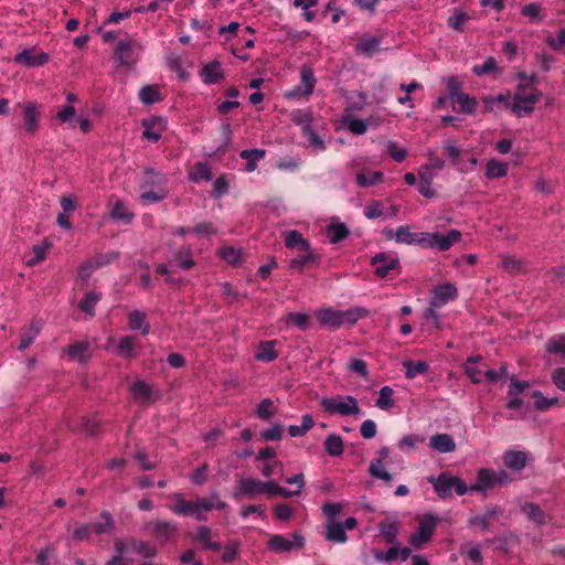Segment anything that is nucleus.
<instances>
[{
    "label": "nucleus",
    "mask_w": 565,
    "mask_h": 565,
    "mask_svg": "<svg viewBox=\"0 0 565 565\" xmlns=\"http://www.w3.org/2000/svg\"><path fill=\"white\" fill-rule=\"evenodd\" d=\"M522 512L526 515V518L533 521L537 525H542L545 523V512L535 503L525 502L521 507Z\"/></svg>",
    "instance_id": "cd10ccee"
},
{
    "label": "nucleus",
    "mask_w": 565,
    "mask_h": 565,
    "mask_svg": "<svg viewBox=\"0 0 565 565\" xmlns=\"http://www.w3.org/2000/svg\"><path fill=\"white\" fill-rule=\"evenodd\" d=\"M135 342L136 339L131 335L122 337L117 345L119 353L126 358H130L135 347Z\"/></svg>",
    "instance_id": "680f3d73"
},
{
    "label": "nucleus",
    "mask_w": 565,
    "mask_h": 565,
    "mask_svg": "<svg viewBox=\"0 0 565 565\" xmlns=\"http://www.w3.org/2000/svg\"><path fill=\"white\" fill-rule=\"evenodd\" d=\"M326 231L332 244L339 243L350 235V231L344 223H331L326 227Z\"/></svg>",
    "instance_id": "bb28decb"
},
{
    "label": "nucleus",
    "mask_w": 565,
    "mask_h": 565,
    "mask_svg": "<svg viewBox=\"0 0 565 565\" xmlns=\"http://www.w3.org/2000/svg\"><path fill=\"white\" fill-rule=\"evenodd\" d=\"M277 358V352L274 350L271 342H262L259 351L255 354V359L265 362H271Z\"/></svg>",
    "instance_id": "3c124183"
},
{
    "label": "nucleus",
    "mask_w": 565,
    "mask_h": 565,
    "mask_svg": "<svg viewBox=\"0 0 565 565\" xmlns=\"http://www.w3.org/2000/svg\"><path fill=\"white\" fill-rule=\"evenodd\" d=\"M431 247H436L439 250H448L455 243L461 238V232L458 230H450L446 235L440 232L431 233Z\"/></svg>",
    "instance_id": "4468645a"
},
{
    "label": "nucleus",
    "mask_w": 565,
    "mask_h": 565,
    "mask_svg": "<svg viewBox=\"0 0 565 565\" xmlns=\"http://www.w3.org/2000/svg\"><path fill=\"white\" fill-rule=\"evenodd\" d=\"M324 450L331 457H341L344 451V443L342 438L337 434H330L326 437Z\"/></svg>",
    "instance_id": "a878e982"
},
{
    "label": "nucleus",
    "mask_w": 565,
    "mask_h": 565,
    "mask_svg": "<svg viewBox=\"0 0 565 565\" xmlns=\"http://www.w3.org/2000/svg\"><path fill=\"white\" fill-rule=\"evenodd\" d=\"M128 545L131 547V550L140 555H142L146 558H150L156 556L157 548L156 546L149 544L145 541H138L135 539H130L128 542Z\"/></svg>",
    "instance_id": "c9c22d12"
},
{
    "label": "nucleus",
    "mask_w": 565,
    "mask_h": 565,
    "mask_svg": "<svg viewBox=\"0 0 565 565\" xmlns=\"http://www.w3.org/2000/svg\"><path fill=\"white\" fill-rule=\"evenodd\" d=\"M542 97V92L535 89L529 95H523L520 93L514 94V104L511 106V110L520 117L522 111L525 114H532L534 110V105Z\"/></svg>",
    "instance_id": "6e6552de"
},
{
    "label": "nucleus",
    "mask_w": 565,
    "mask_h": 565,
    "mask_svg": "<svg viewBox=\"0 0 565 565\" xmlns=\"http://www.w3.org/2000/svg\"><path fill=\"white\" fill-rule=\"evenodd\" d=\"M172 511L181 515H193L198 511V504L193 501H185L181 494L177 495V503L172 508Z\"/></svg>",
    "instance_id": "58836bf2"
},
{
    "label": "nucleus",
    "mask_w": 565,
    "mask_h": 565,
    "mask_svg": "<svg viewBox=\"0 0 565 565\" xmlns=\"http://www.w3.org/2000/svg\"><path fill=\"white\" fill-rule=\"evenodd\" d=\"M190 179L194 182H198L200 180H211L212 173L210 167L204 162L195 163L193 171L190 173Z\"/></svg>",
    "instance_id": "de8ad7c7"
},
{
    "label": "nucleus",
    "mask_w": 565,
    "mask_h": 565,
    "mask_svg": "<svg viewBox=\"0 0 565 565\" xmlns=\"http://www.w3.org/2000/svg\"><path fill=\"white\" fill-rule=\"evenodd\" d=\"M315 425L313 418L311 415L306 414L301 417V425H290L288 427V434L291 437H302L305 436Z\"/></svg>",
    "instance_id": "f704fd0d"
},
{
    "label": "nucleus",
    "mask_w": 565,
    "mask_h": 565,
    "mask_svg": "<svg viewBox=\"0 0 565 565\" xmlns=\"http://www.w3.org/2000/svg\"><path fill=\"white\" fill-rule=\"evenodd\" d=\"M276 413V407L270 398L263 399L254 409V414L262 420H269Z\"/></svg>",
    "instance_id": "4c0bfd02"
},
{
    "label": "nucleus",
    "mask_w": 565,
    "mask_h": 565,
    "mask_svg": "<svg viewBox=\"0 0 565 565\" xmlns=\"http://www.w3.org/2000/svg\"><path fill=\"white\" fill-rule=\"evenodd\" d=\"M282 236L287 248L299 250L298 256L290 260L289 268L301 271L310 264L319 265L321 263V255L311 248L309 241L303 238L298 231H285Z\"/></svg>",
    "instance_id": "f257e3e1"
},
{
    "label": "nucleus",
    "mask_w": 565,
    "mask_h": 565,
    "mask_svg": "<svg viewBox=\"0 0 565 565\" xmlns=\"http://www.w3.org/2000/svg\"><path fill=\"white\" fill-rule=\"evenodd\" d=\"M405 374L408 379H414L418 374H424L429 366L425 361H407L404 362Z\"/></svg>",
    "instance_id": "79ce46f5"
},
{
    "label": "nucleus",
    "mask_w": 565,
    "mask_h": 565,
    "mask_svg": "<svg viewBox=\"0 0 565 565\" xmlns=\"http://www.w3.org/2000/svg\"><path fill=\"white\" fill-rule=\"evenodd\" d=\"M508 166L495 160H490L487 164L486 177L488 179H495L507 175Z\"/></svg>",
    "instance_id": "a18cd8bd"
},
{
    "label": "nucleus",
    "mask_w": 565,
    "mask_h": 565,
    "mask_svg": "<svg viewBox=\"0 0 565 565\" xmlns=\"http://www.w3.org/2000/svg\"><path fill=\"white\" fill-rule=\"evenodd\" d=\"M266 156L265 149H245L239 152V157L246 160L245 170L253 172L257 168V162Z\"/></svg>",
    "instance_id": "393cba45"
},
{
    "label": "nucleus",
    "mask_w": 565,
    "mask_h": 565,
    "mask_svg": "<svg viewBox=\"0 0 565 565\" xmlns=\"http://www.w3.org/2000/svg\"><path fill=\"white\" fill-rule=\"evenodd\" d=\"M139 98L146 105H152L162 99L157 85H146L139 92Z\"/></svg>",
    "instance_id": "72a5a7b5"
},
{
    "label": "nucleus",
    "mask_w": 565,
    "mask_h": 565,
    "mask_svg": "<svg viewBox=\"0 0 565 565\" xmlns=\"http://www.w3.org/2000/svg\"><path fill=\"white\" fill-rule=\"evenodd\" d=\"M546 351L548 353H555L565 356V334L561 335L558 339H551L546 343Z\"/></svg>",
    "instance_id": "69168bd1"
},
{
    "label": "nucleus",
    "mask_w": 565,
    "mask_h": 565,
    "mask_svg": "<svg viewBox=\"0 0 565 565\" xmlns=\"http://www.w3.org/2000/svg\"><path fill=\"white\" fill-rule=\"evenodd\" d=\"M127 544L122 540H116L114 545L116 555L108 559L105 565H119L121 559H125L124 554L127 550Z\"/></svg>",
    "instance_id": "e2e57ef3"
},
{
    "label": "nucleus",
    "mask_w": 565,
    "mask_h": 565,
    "mask_svg": "<svg viewBox=\"0 0 565 565\" xmlns=\"http://www.w3.org/2000/svg\"><path fill=\"white\" fill-rule=\"evenodd\" d=\"M381 39L377 36L362 39L355 46V51L359 54L371 57L376 51H379Z\"/></svg>",
    "instance_id": "c85d7f7f"
},
{
    "label": "nucleus",
    "mask_w": 565,
    "mask_h": 565,
    "mask_svg": "<svg viewBox=\"0 0 565 565\" xmlns=\"http://www.w3.org/2000/svg\"><path fill=\"white\" fill-rule=\"evenodd\" d=\"M302 87L299 86L287 94V97H296L299 95L309 96L312 94L316 85V77L311 67L303 65L300 70Z\"/></svg>",
    "instance_id": "f8f14e48"
},
{
    "label": "nucleus",
    "mask_w": 565,
    "mask_h": 565,
    "mask_svg": "<svg viewBox=\"0 0 565 565\" xmlns=\"http://www.w3.org/2000/svg\"><path fill=\"white\" fill-rule=\"evenodd\" d=\"M502 459L505 467L519 471L525 467L527 455L524 451H507Z\"/></svg>",
    "instance_id": "b1692460"
},
{
    "label": "nucleus",
    "mask_w": 565,
    "mask_h": 565,
    "mask_svg": "<svg viewBox=\"0 0 565 565\" xmlns=\"http://www.w3.org/2000/svg\"><path fill=\"white\" fill-rule=\"evenodd\" d=\"M456 102L459 104V111L462 114H473L477 109V99L475 97H470L468 94L463 93L459 95Z\"/></svg>",
    "instance_id": "8fccbe9b"
},
{
    "label": "nucleus",
    "mask_w": 565,
    "mask_h": 565,
    "mask_svg": "<svg viewBox=\"0 0 565 565\" xmlns=\"http://www.w3.org/2000/svg\"><path fill=\"white\" fill-rule=\"evenodd\" d=\"M486 543L494 545L503 554H509L512 546L519 545L520 539L514 532L505 531L501 536L487 539Z\"/></svg>",
    "instance_id": "2eb2a0df"
},
{
    "label": "nucleus",
    "mask_w": 565,
    "mask_h": 565,
    "mask_svg": "<svg viewBox=\"0 0 565 565\" xmlns=\"http://www.w3.org/2000/svg\"><path fill=\"white\" fill-rule=\"evenodd\" d=\"M156 124H157V119H143L142 120V126L145 128L142 136H143V138L152 141V142H157L161 138V132L153 130V127Z\"/></svg>",
    "instance_id": "bf43d9fd"
},
{
    "label": "nucleus",
    "mask_w": 565,
    "mask_h": 565,
    "mask_svg": "<svg viewBox=\"0 0 565 565\" xmlns=\"http://www.w3.org/2000/svg\"><path fill=\"white\" fill-rule=\"evenodd\" d=\"M371 265L375 266L374 274L380 278H385L391 270L399 265L398 258L390 257L386 253H379L371 259Z\"/></svg>",
    "instance_id": "9d476101"
},
{
    "label": "nucleus",
    "mask_w": 565,
    "mask_h": 565,
    "mask_svg": "<svg viewBox=\"0 0 565 565\" xmlns=\"http://www.w3.org/2000/svg\"><path fill=\"white\" fill-rule=\"evenodd\" d=\"M429 446L441 454L452 452L456 450V443L448 434H436L430 437Z\"/></svg>",
    "instance_id": "a211bd4d"
},
{
    "label": "nucleus",
    "mask_w": 565,
    "mask_h": 565,
    "mask_svg": "<svg viewBox=\"0 0 565 565\" xmlns=\"http://www.w3.org/2000/svg\"><path fill=\"white\" fill-rule=\"evenodd\" d=\"M286 323H292L301 330H306L309 326V316L302 312H290L286 318Z\"/></svg>",
    "instance_id": "052dcab7"
},
{
    "label": "nucleus",
    "mask_w": 565,
    "mask_h": 565,
    "mask_svg": "<svg viewBox=\"0 0 565 565\" xmlns=\"http://www.w3.org/2000/svg\"><path fill=\"white\" fill-rule=\"evenodd\" d=\"M381 535L386 543L395 544L397 542V525L394 521H383L377 524Z\"/></svg>",
    "instance_id": "473e14b6"
},
{
    "label": "nucleus",
    "mask_w": 565,
    "mask_h": 565,
    "mask_svg": "<svg viewBox=\"0 0 565 565\" xmlns=\"http://www.w3.org/2000/svg\"><path fill=\"white\" fill-rule=\"evenodd\" d=\"M110 215L114 220L124 221L125 223H130L134 218V214L127 211L126 205L121 201H117L110 212Z\"/></svg>",
    "instance_id": "603ef678"
},
{
    "label": "nucleus",
    "mask_w": 565,
    "mask_h": 565,
    "mask_svg": "<svg viewBox=\"0 0 565 565\" xmlns=\"http://www.w3.org/2000/svg\"><path fill=\"white\" fill-rule=\"evenodd\" d=\"M284 426L279 423L274 424L270 428L260 433V438L265 441H278L282 438Z\"/></svg>",
    "instance_id": "6e6d98bb"
},
{
    "label": "nucleus",
    "mask_w": 565,
    "mask_h": 565,
    "mask_svg": "<svg viewBox=\"0 0 565 565\" xmlns=\"http://www.w3.org/2000/svg\"><path fill=\"white\" fill-rule=\"evenodd\" d=\"M167 196V191L163 188H157V190L143 191L140 195V200L145 203H156L162 201Z\"/></svg>",
    "instance_id": "4d7b16f0"
},
{
    "label": "nucleus",
    "mask_w": 565,
    "mask_h": 565,
    "mask_svg": "<svg viewBox=\"0 0 565 565\" xmlns=\"http://www.w3.org/2000/svg\"><path fill=\"white\" fill-rule=\"evenodd\" d=\"M23 109L22 117L25 131L33 136L39 129L40 109L35 102H25L18 105Z\"/></svg>",
    "instance_id": "1a4fd4ad"
},
{
    "label": "nucleus",
    "mask_w": 565,
    "mask_h": 565,
    "mask_svg": "<svg viewBox=\"0 0 565 565\" xmlns=\"http://www.w3.org/2000/svg\"><path fill=\"white\" fill-rule=\"evenodd\" d=\"M369 473L376 479H381L385 481L386 483H391L393 481V476L383 469V466H381L380 460H372L369 467Z\"/></svg>",
    "instance_id": "c03bdc74"
},
{
    "label": "nucleus",
    "mask_w": 565,
    "mask_h": 565,
    "mask_svg": "<svg viewBox=\"0 0 565 565\" xmlns=\"http://www.w3.org/2000/svg\"><path fill=\"white\" fill-rule=\"evenodd\" d=\"M143 181L141 183V188L146 189L148 186L153 188H163L166 183V178L160 172L154 171L152 168H146L143 170Z\"/></svg>",
    "instance_id": "2f4dec72"
},
{
    "label": "nucleus",
    "mask_w": 565,
    "mask_h": 565,
    "mask_svg": "<svg viewBox=\"0 0 565 565\" xmlns=\"http://www.w3.org/2000/svg\"><path fill=\"white\" fill-rule=\"evenodd\" d=\"M129 327L132 330H140L143 335L149 333L150 324L146 321V315L139 310H134L128 316Z\"/></svg>",
    "instance_id": "7c9ffc66"
},
{
    "label": "nucleus",
    "mask_w": 565,
    "mask_h": 565,
    "mask_svg": "<svg viewBox=\"0 0 565 565\" xmlns=\"http://www.w3.org/2000/svg\"><path fill=\"white\" fill-rule=\"evenodd\" d=\"M494 487H495L494 471L491 469L481 468L478 470L477 482L475 484L468 487V490L476 491V492H484Z\"/></svg>",
    "instance_id": "dca6fc26"
},
{
    "label": "nucleus",
    "mask_w": 565,
    "mask_h": 565,
    "mask_svg": "<svg viewBox=\"0 0 565 565\" xmlns=\"http://www.w3.org/2000/svg\"><path fill=\"white\" fill-rule=\"evenodd\" d=\"M384 178L383 173L380 171H373L369 174L359 173L356 175V183L359 186L365 188V186H372L382 181Z\"/></svg>",
    "instance_id": "09e8293b"
},
{
    "label": "nucleus",
    "mask_w": 565,
    "mask_h": 565,
    "mask_svg": "<svg viewBox=\"0 0 565 565\" xmlns=\"http://www.w3.org/2000/svg\"><path fill=\"white\" fill-rule=\"evenodd\" d=\"M393 394H394V391H393L392 387L383 386L380 390V396L376 399V406L379 408L385 409V411L391 409L392 407H394L395 402L393 399Z\"/></svg>",
    "instance_id": "a19ab883"
},
{
    "label": "nucleus",
    "mask_w": 565,
    "mask_h": 565,
    "mask_svg": "<svg viewBox=\"0 0 565 565\" xmlns=\"http://www.w3.org/2000/svg\"><path fill=\"white\" fill-rule=\"evenodd\" d=\"M141 50L142 45L134 39L120 41L114 51V58L118 66L132 70L138 62L139 51Z\"/></svg>",
    "instance_id": "39448f33"
},
{
    "label": "nucleus",
    "mask_w": 565,
    "mask_h": 565,
    "mask_svg": "<svg viewBox=\"0 0 565 565\" xmlns=\"http://www.w3.org/2000/svg\"><path fill=\"white\" fill-rule=\"evenodd\" d=\"M262 492V481H257L252 478H242L237 482V490L234 492V497L238 498L239 495H248L253 497L256 493Z\"/></svg>",
    "instance_id": "412c9836"
},
{
    "label": "nucleus",
    "mask_w": 565,
    "mask_h": 565,
    "mask_svg": "<svg viewBox=\"0 0 565 565\" xmlns=\"http://www.w3.org/2000/svg\"><path fill=\"white\" fill-rule=\"evenodd\" d=\"M507 376H508V367H507L505 363L501 364V366L499 367L498 371H494V370H486L484 371V379L489 383H495L499 380L507 379Z\"/></svg>",
    "instance_id": "0e129e2a"
},
{
    "label": "nucleus",
    "mask_w": 565,
    "mask_h": 565,
    "mask_svg": "<svg viewBox=\"0 0 565 565\" xmlns=\"http://www.w3.org/2000/svg\"><path fill=\"white\" fill-rule=\"evenodd\" d=\"M427 480L443 500L451 498L452 490H455L457 495H463L468 491V486L462 479L448 472H441L438 477L430 476Z\"/></svg>",
    "instance_id": "7ed1b4c3"
},
{
    "label": "nucleus",
    "mask_w": 565,
    "mask_h": 565,
    "mask_svg": "<svg viewBox=\"0 0 565 565\" xmlns=\"http://www.w3.org/2000/svg\"><path fill=\"white\" fill-rule=\"evenodd\" d=\"M201 75L205 84H215L224 78V72L217 60H213L204 65L201 70Z\"/></svg>",
    "instance_id": "aec40b11"
},
{
    "label": "nucleus",
    "mask_w": 565,
    "mask_h": 565,
    "mask_svg": "<svg viewBox=\"0 0 565 565\" xmlns=\"http://www.w3.org/2000/svg\"><path fill=\"white\" fill-rule=\"evenodd\" d=\"M212 530L209 526L202 525L198 527V541L203 545L205 550L218 552L222 548L220 542H212L211 540Z\"/></svg>",
    "instance_id": "c756f323"
},
{
    "label": "nucleus",
    "mask_w": 565,
    "mask_h": 565,
    "mask_svg": "<svg viewBox=\"0 0 565 565\" xmlns=\"http://www.w3.org/2000/svg\"><path fill=\"white\" fill-rule=\"evenodd\" d=\"M100 516L105 520V523H100V522L88 523L90 533L103 534V533L107 532L109 529L114 527V519L108 511H106V510L102 511Z\"/></svg>",
    "instance_id": "ea45409f"
},
{
    "label": "nucleus",
    "mask_w": 565,
    "mask_h": 565,
    "mask_svg": "<svg viewBox=\"0 0 565 565\" xmlns=\"http://www.w3.org/2000/svg\"><path fill=\"white\" fill-rule=\"evenodd\" d=\"M146 529L161 543H166L178 531L175 524L159 520L149 522Z\"/></svg>",
    "instance_id": "9b49d317"
},
{
    "label": "nucleus",
    "mask_w": 565,
    "mask_h": 565,
    "mask_svg": "<svg viewBox=\"0 0 565 565\" xmlns=\"http://www.w3.org/2000/svg\"><path fill=\"white\" fill-rule=\"evenodd\" d=\"M99 426L100 423L96 419L88 417L81 418V428L87 436H95L98 433Z\"/></svg>",
    "instance_id": "774afa93"
},
{
    "label": "nucleus",
    "mask_w": 565,
    "mask_h": 565,
    "mask_svg": "<svg viewBox=\"0 0 565 565\" xmlns=\"http://www.w3.org/2000/svg\"><path fill=\"white\" fill-rule=\"evenodd\" d=\"M49 58L50 56L46 53L33 55L31 51L24 50L15 55L14 62L25 65L28 67H35L46 64L49 62Z\"/></svg>",
    "instance_id": "6ab92c4d"
},
{
    "label": "nucleus",
    "mask_w": 565,
    "mask_h": 565,
    "mask_svg": "<svg viewBox=\"0 0 565 565\" xmlns=\"http://www.w3.org/2000/svg\"><path fill=\"white\" fill-rule=\"evenodd\" d=\"M342 124L354 135H363L369 126L374 125L372 118H367L366 120L353 117L351 115H345L342 118Z\"/></svg>",
    "instance_id": "4be33fe9"
},
{
    "label": "nucleus",
    "mask_w": 565,
    "mask_h": 565,
    "mask_svg": "<svg viewBox=\"0 0 565 565\" xmlns=\"http://www.w3.org/2000/svg\"><path fill=\"white\" fill-rule=\"evenodd\" d=\"M305 546V537L299 533H292V541L281 535H273L268 540V548L275 553L289 552L292 548H302Z\"/></svg>",
    "instance_id": "0eeeda50"
},
{
    "label": "nucleus",
    "mask_w": 565,
    "mask_h": 565,
    "mask_svg": "<svg viewBox=\"0 0 565 565\" xmlns=\"http://www.w3.org/2000/svg\"><path fill=\"white\" fill-rule=\"evenodd\" d=\"M66 352L72 360L83 364L87 363L92 356L90 345L87 341H79L68 345Z\"/></svg>",
    "instance_id": "f3484780"
},
{
    "label": "nucleus",
    "mask_w": 565,
    "mask_h": 565,
    "mask_svg": "<svg viewBox=\"0 0 565 565\" xmlns=\"http://www.w3.org/2000/svg\"><path fill=\"white\" fill-rule=\"evenodd\" d=\"M438 522V518L427 514L417 529L416 533H412L408 542L415 548H420L425 543L429 542Z\"/></svg>",
    "instance_id": "423d86ee"
},
{
    "label": "nucleus",
    "mask_w": 565,
    "mask_h": 565,
    "mask_svg": "<svg viewBox=\"0 0 565 565\" xmlns=\"http://www.w3.org/2000/svg\"><path fill=\"white\" fill-rule=\"evenodd\" d=\"M366 309L354 308L347 311H337L330 308L321 309L316 312V318L321 326L338 329L343 324H354L359 319L365 317Z\"/></svg>",
    "instance_id": "f03ea898"
},
{
    "label": "nucleus",
    "mask_w": 565,
    "mask_h": 565,
    "mask_svg": "<svg viewBox=\"0 0 565 565\" xmlns=\"http://www.w3.org/2000/svg\"><path fill=\"white\" fill-rule=\"evenodd\" d=\"M52 244L47 239H45L43 244L34 245L32 248L34 256L28 260V266H35L41 263L45 258Z\"/></svg>",
    "instance_id": "49530a36"
},
{
    "label": "nucleus",
    "mask_w": 565,
    "mask_h": 565,
    "mask_svg": "<svg viewBox=\"0 0 565 565\" xmlns=\"http://www.w3.org/2000/svg\"><path fill=\"white\" fill-rule=\"evenodd\" d=\"M130 394L136 399L149 401L151 397V388L146 382L137 381L131 385Z\"/></svg>",
    "instance_id": "37998d69"
},
{
    "label": "nucleus",
    "mask_w": 565,
    "mask_h": 565,
    "mask_svg": "<svg viewBox=\"0 0 565 565\" xmlns=\"http://www.w3.org/2000/svg\"><path fill=\"white\" fill-rule=\"evenodd\" d=\"M218 254L223 260L231 264L232 266H236L239 263L241 258V249H236L231 246L223 247L218 250Z\"/></svg>",
    "instance_id": "5fc2aeb1"
},
{
    "label": "nucleus",
    "mask_w": 565,
    "mask_h": 565,
    "mask_svg": "<svg viewBox=\"0 0 565 565\" xmlns=\"http://www.w3.org/2000/svg\"><path fill=\"white\" fill-rule=\"evenodd\" d=\"M434 298L430 301L433 307H440L446 305L448 301L454 300L458 296V291L455 285L444 284L436 286L433 289Z\"/></svg>",
    "instance_id": "ddd939ff"
},
{
    "label": "nucleus",
    "mask_w": 565,
    "mask_h": 565,
    "mask_svg": "<svg viewBox=\"0 0 565 565\" xmlns=\"http://www.w3.org/2000/svg\"><path fill=\"white\" fill-rule=\"evenodd\" d=\"M174 260L179 267L182 269H190L194 266V262L191 258V252L189 248H181L174 257Z\"/></svg>",
    "instance_id": "13d9d810"
},
{
    "label": "nucleus",
    "mask_w": 565,
    "mask_h": 565,
    "mask_svg": "<svg viewBox=\"0 0 565 565\" xmlns=\"http://www.w3.org/2000/svg\"><path fill=\"white\" fill-rule=\"evenodd\" d=\"M416 233L409 232L408 227L401 226L397 228L395 233V239L397 243H405L408 245L415 244L416 242Z\"/></svg>",
    "instance_id": "338daca9"
},
{
    "label": "nucleus",
    "mask_w": 565,
    "mask_h": 565,
    "mask_svg": "<svg viewBox=\"0 0 565 565\" xmlns=\"http://www.w3.org/2000/svg\"><path fill=\"white\" fill-rule=\"evenodd\" d=\"M532 396L535 399V402H534L535 409L541 411V412H544L558 403L557 397H552V398L545 397V396H543V394L540 391H535L532 394Z\"/></svg>",
    "instance_id": "864d4df0"
},
{
    "label": "nucleus",
    "mask_w": 565,
    "mask_h": 565,
    "mask_svg": "<svg viewBox=\"0 0 565 565\" xmlns=\"http://www.w3.org/2000/svg\"><path fill=\"white\" fill-rule=\"evenodd\" d=\"M319 404L324 412L331 415L339 414L341 416H351L361 413L358 399L351 395L342 396L339 399L322 397Z\"/></svg>",
    "instance_id": "20e7f679"
},
{
    "label": "nucleus",
    "mask_w": 565,
    "mask_h": 565,
    "mask_svg": "<svg viewBox=\"0 0 565 565\" xmlns=\"http://www.w3.org/2000/svg\"><path fill=\"white\" fill-rule=\"evenodd\" d=\"M326 540L333 543H345L348 541V535L342 523L329 521L326 525Z\"/></svg>",
    "instance_id": "5701e85b"
},
{
    "label": "nucleus",
    "mask_w": 565,
    "mask_h": 565,
    "mask_svg": "<svg viewBox=\"0 0 565 565\" xmlns=\"http://www.w3.org/2000/svg\"><path fill=\"white\" fill-rule=\"evenodd\" d=\"M100 300V294H97L95 291L87 292L84 298L78 302V308L94 317L95 316V306Z\"/></svg>",
    "instance_id": "e433bc0d"
}]
</instances>
